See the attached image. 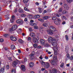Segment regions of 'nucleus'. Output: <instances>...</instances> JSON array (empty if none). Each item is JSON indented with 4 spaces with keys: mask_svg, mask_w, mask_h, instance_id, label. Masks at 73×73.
I'll return each instance as SVG.
<instances>
[{
    "mask_svg": "<svg viewBox=\"0 0 73 73\" xmlns=\"http://www.w3.org/2000/svg\"><path fill=\"white\" fill-rule=\"evenodd\" d=\"M48 41L49 42H51L53 46L55 47H56L57 45L56 40L54 39H53L51 36H50L48 38Z\"/></svg>",
    "mask_w": 73,
    "mask_h": 73,
    "instance_id": "f257e3e1",
    "label": "nucleus"
},
{
    "mask_svg": "<svg viewBox=\"0 0 73 73\" xmlns=\"http://www.w3.org/2000/svg\"><path fill=\"white\" fill-rule=\"evenodd\" d=\"M49 30H47V32L48 33L50 34V35H52L53 33L54 32L56 31V28L54 26H51L49 27Z\"/></svg>",
    "mask_w": 73,
    "mask_h": 73,
    "instance_id": "f03ea898",
    "label": "nucleus"
},
{
    "mask_svg": "<svg viewBox=\"0 0 73 73\" xmlns=\"http://www.w3.org/2000/svg\"><path fill=\"white\" fill-rule=\"evenodd\" d=\"M58 47H55L53 48L54 54L55 55H57L58 54Z\"/></svg>",
    "mask_w": 73,
    "mask_h": 73,
    "instance_id": "7ed1b4c3",
    "label": "nucleus"
},
{
    "mask_svg": "<svg viewBox=\"0 0 73 73\" xmlns=\"http://www.w3.org/2000/svg\"><path fill=\"white\" fill-rule=\"evenodd\" d=\"M59 21L61 22V20L60 19L58 18L56 20L54 21V23L56 25H59L60 24Z\"/></svg>",
    "mask_w": 73,
    "mask_h": 73,
    "instance_id": "20e7f679",
    "label": "nucleus"
},
{
    "mask_svg": "<svg viewBox=\"0 0 73 73\" xmlns=\"http://www.w3.org/2000/svg\"><path fill=\"white\" fill-rule=\"evenodd\" d=\"M49 62H50L52 65H56V62L55 60H49Z\"/></svg>",
    "mask_w": 73,
    "mask_h": 73,
    "instance_id": "39448f33",
    "label": "nucleus"
},
{
    "mask_svg": "<svg viewBox=\"0 0 73 73\" xmlns=\"http://www.w3.org/2000/svg\"><path fill=\"white\" fill-rule=\"evenodd\" d=\"M17 25H14L13 27H12L11 29V31H15V29H17Z\"/></svg>",
    "mask_w": 73,
    "mask_h": 73,
    "instance_id": "423d86ee",
    "label": "nucleus"
},
{
    "mask_svg": "<svg viewBox=\"0 0 73 73\" xmlns=\"http://www.w3.org/2000/svg\"><path fill=\"white\" fill-rule=\"evenodd\" d=\"M29 0H23L24 3H25V6L26 7H27L28 6V1Z\"/></svg>",
    "mask_w": 73,
    "mask_h": 73,
    "instance_id": "0eeeda50",
    "label": "nucleus"
},
{
    "mask_svg": "<svg viewBox=\"0 0 73 73\" xmlns=\"http://www.w3.org/2000/svg\"><path fill=\"white\" fill-rule=\"evenodd\" d=\"M16 23L17 24H23V21L20 19L17 20L16 21Z\"/></svg>",
    "mask_w": 73,
    "mask_h": 73,
    "instance_id": "6e6552de",
    "label": "nucleus"
},
{
    "mask_svg": "<svg viewBox=\"0 0 73 73\" xmlns=\"http://www.w3.org/2000/svg\"><path fill=\"white\" fill-rule=\"evenodd\" d=\"M10 38L11 40H12V41H16L17 40L16 38L13 37V36H11Z\"/></svg>",
    "mask_w": 73,
    "mask_h": 73,
    "instance_id": "1a4fd4ad",
    "label": "nucleus"
},
{
    "mask_svg": "<svg viewBox=\"0 0 73 73\" xmlns=\"http://www.w3.org/2000/svg\"><path fill=\"white\" fill-rule=\"evenodd\" d=\"M64 9L66 10H68V9H69V7L68 5H67V4H65L64 5Z\"/></svg>",
    "mask_w": 73,
    "mask_h": 73,
    "instance_id": "9d476101",
    "label": "nucleus"
},
{
    "mask_svg": "<svg viewBox=\"0 0 73 73\" xmlns=\"http://www.w3.org/2000/svg\"><path fill=\"white\" fill-rule=\"evenodd\" d=\"M19 61V60H18L17 61H14L13 62V65L14 66H16V65H17L18 64V62Z\"/></svg>",
    "mask_w": 73,
    "mask_h": 73,
    "instance_id": "9b49d317",
    "label": "nucleus"
},
{
    "mask_svg": "<svg viewBox=\"0 0 73 73\" xmlns=\"http://www.w3.org/2000/svg\"><path fill=\"white\" fill-rule=\"evenodd\" d=\"M15 20V17L14 15H13L12 17V19L10 20V22L11 23H13L14 22V20Z\"/></svg>",
    "mask_w": 73,
    "mask_h": 73,
    "instance_id": "f8f14e48",
    "label": "nucleus"
},
{
    "mask_svg": "<svg viewBox=\"0 0 73 73\" xmlns=\"http://www.w3.org/2000/svg\"><path fill=\"white\" fill-rule=\"evenodd\" d=\"M45 67L46 68H48L49 67V63L46 62H45V64H44Z\"/></svg>",
    "mask_w": 73,
    "mask_h": 73,
    "instance_id": "ddd939ff",
    "label": "nucleus"
},
{
    "mask_svg": "<svg viewBox=\"0 0 73 73\" xmlns=\"http://www.w3.org/2000/svg\"><path fill=\"white\" fill-rule=\"evenodd\" d=\"M21 69L23 72H24L25 70V67L24 65H22L21 66Z\"/></svg>",
    "mask_w": 73,
    "mask_h": 73,
    "instance_id": "4468645a",
    "label": "nucleus"
},
{
    "mask_svg": "<svg viewBox=\"0 0 73 73\" xmlns=\"http://www.w3.org/2000/svg\"><path fill=\"white\" fill-rule=\"evenodd\" d=\"M44 28L43 27H39V31H40V32H41L42 33H43V30H42Z\"/></svg>",
    "mask_w": 73,
    "mask_h": 73,
    "instance_id": "2eb2a0df",
    "label": "nucleus"
},
{
    "mask_svg": "<svg viewBox=\"0 0 73 73\" xmlns=\"http://www.w3.org/2000/svg\"><path fill=\"white\" fill-rule=\"evenodd\" d=\"M33 41L34 42V43H35V44H37V43L38 42V40H37V38H33Z\"/></svg>",
    "mask_w": 73,
    "mask_h": 73,
    "instance_id": "dca6fc26",
    "label": "nucleus"
},
{
    "mask_svg": "<svg viewBox=\"0 0 73 73\" xmlns=\"http://www.w3.org/2000/svg\"><path fill=\"white\" fill-rule=\"evenodd\" d=\"M52 72L53 73H57V70L56 69L53 68L52 70Z\"/></svg>",
    "mask_w": 73,
    "mask_h": 73,
    "instance_id": "f3484780",
    "label": "nucleus"
},
{
    "mask_svg": "<svg viewBox=\"0 0 73 73\" xmlns=\"http://www.w3.org/2000/svg\"><path fill=\"white\" fill-rule=\"evenodd\" d=\"M40 16L38 15H36L34 16V19H35L40 18Z\"/></svg>",
    "mask_w": 73,
    "mask_h": 73,
    "instance_id": "a211bd4d",
    "label": "nucleus"
},
{
    "mask_svg": "<svg viewBox=\"0 0 73 73\" xmlns=\"http://www.w3.org/2000/svg\"><path fill=\"white\" fill-rule=\"evenodd\" d=\"M42 18L44 20H47V19H48L50 18V17L46 16L43 17Z\"/></svg>",
    "mask_w": 73,
    "mask_h": 73,
    "instance_id": "6ab92c4d",
    "label": "nucleus"
},
{
    "mask_svg": "<svg viewBox=\"0 0 73 73\" xmlns=\"http://www.w3.org/2000/svg\"><path fill=\"white\" fill-rule=\"evenodd\" d=\"M28 17L29 19H32L33 16L32 15H28Z\"/></svg>",
    "mask_w": 73,
    "mask_h": 73,
    "instance_id": "aec40b11",
    "label": "nucleus"
},
{
    "mask_svg": "<svg viewBox=\"0 0 73 73\" xmlns=\"http://www.w3.org/2000/svg\"><path fill=\"white\" fill-rule=\"evenodd\" d=\"M30 36L32 37H36V35H35V33H31Z\"/></svg>",
    "mask_w": 73,
    "mask_h": 73,
    "instance_id": "412c9836",
    "label": "nucleus"
},
{
    "mask_svg": "<svg viewBox=\"0 0 73 73\" xmlns=\"http://www.w3.org/2000/svg\"><path fill=\"white\" fill-rule=\"evenodd\" d=\"M11 48L12 50L15 49V46L13 44L11 45Z\"/></svg>",
    "mask_w": 73,
    "mask_h": 73,
    "instance_id": "4be33fe9",
    "label": "nucleus"
},
{
    "mask_svg": "<svg viewBox=\"0 0 73 73\" xmlns=\"http://www.w3.org/2000/svg\"><path fill=\"white\" fill-rule=\"evenodd\" d=\"M29 65L30 67L32 68V67H33V66H34V63L33 62H31L29 64Z\"/></svg>",
    "mask_w": 73,
    "mask_h": 73,
    "instance_id": "5701e85b",
    "label": "nucleus"
},
{
    "mask_svg": "<svg viewBox=\"0 0 73 73\" xmlns=\"http://www.w3.org/2000/svg\"><path fill=\"white\" fill-rule=\"evenodd\" d=\"M5 69L4 68H2L0 70V73H3L4 72V71Z\"/></svg>",
    "mask_w": 73,
    "mask_h": 73,
    "instance_id": "b1692460",
    "label": "nucleus"
},
{
    "mask_svg": "<svg viewBox=\"0 0 73 73\" xmlns=\"http://www.w3.org/2000/svg\"><path fill=\"white\" fill-rule=\"evenodd\" d=\"M40 43L41 44H45V41L43 39H41L40 40Z\"/></svg>",
    "mask_w": 73,
    "mask_h": 73,
    "instance_id": "393cba45",
    "label": "nucleus"
},
{
    "mask_svg": "<svg viewBox=\"0 0 73 73\" xmlns=\"http://www.w3.org/2000/svg\"><path fill=\"white\" fill-rule=\"evenodd\" d=\"M18 41L19 43L21 44H23L24 42V41L21 39H19L18 40Z\"/></svg>",
    "mask_w": 73,
    "mask_h": 73,
    "instance_id": "a878e982",
    "label": "nucleus"
},
{
    "mask_svg": "<svg viewBox=\"0 0 73 73\" xmlns=\"http://www.w3.org/2000/svg\"><path fill=\"white\" fill-rule=\"evenodd\" d=\"M39 62L40 63V64H42V65H45V62H44V61L42 60H41V61L40 60Z\"/></svg>",
    "mask_w": 73,
    "mask_h": 73,
    "instance_id": "bb28decb",
    "label": "nucleus"
},
{
    "mask_svg": "<svg viewBox=\"0 0 73 73\" xmlns=\"http://www.w3.org/2000/svg\"><path fill=\"white\" fill-rule=\"evenodd\" d=\"M65 50L66 53H68V50H69V47H68V46H66L65 48Z\"/></svg>",
    "mask_w": 73,
    "mask_h": 73,
    "instance_id": "cd10ccee",
    "label": "nucleus"
},
{
    "mask_svg": "<svg viewBox=\"0 0 73 73\" xmlns=\"http://www.w3.org/2000/svg\"><path fill=\"white\" fill-rule=\"evenodd\" d=\"M48 24L46 23H44L42 25V26L43 27H48Z\"/></svg>",
    "mask_w": 73,
    "mask_h": 73,
    "instance_id": "c85d7f7f",
    "label": "nucleus"
},
{
    "mask_svg": "<svg viewBox=\"0 0 73 73\" xmlns=\"http://www.w3.org/2000/svg\"><path fill=\"white\" fill-rule=\"evenodd\" d=\"M38 11L39 13H41L42 12V9L41 8L39 7L38 8Z\"/></svg>",
    "mask_w": 73,
    "mask_h": 73,
    "instance_id": "c756f323",
    "label": "nucleus"
},
{
    "mask_svg": "<svg viewBox=\"0 0 73 73\" xmlns=\"http://www.w3.org/2000/svg\"><path fill=\"white\" fill-rule=\"evenodd\" d=\"M30 25H31V26H33V27H35V26H36V23H31L30 24Z\"/></svg>",
    "mask_w": 73,
    "mask_h": 73,
    "instance_id": "7c9ffc66",
    "label": "nucleus"
},
{
    "mask_svg": "<svg viewBox=\"0 0 73 73\" xmlns=\"http://www.w3.org/2000/svg\"><path fill=\"white\" fill-rule=\"evenodd\" d=\"M18 11L20 13H23V10L21 9H19Z\"/></svg>",
    "mask_w": 73,
    "mask_h": 73,
    "instance_id": "2f4dec72",
    "label": "nucleus"
},
{
    "mask_svg": "<svg viewBox=\"0 0 73 73\" xmlns=\"http://www.w3.org/2000/svg\"><path fill=\"white\" fill-rule=\"evenodd\" d=\"M21 16L22 17H25L27 16V15L24 14H22Z\"/></svg>",
    "mask_w": 73,
    "mask_h": 73,
    "instance_id": "473e14b6",
    "label": "nucleus"
},
{
    "mask_svg": "<svg viewBox=\"0 0 73 73\" xmlns=\"http://www.w3.org/2000/svg\"><path fill=\"white\" fill-rule=\"evenodd\" d=\"M68 11H63L62 13L63 14H66V13H68Z\"/></svg>",
    "mask_w": 73,
    "mask_h": 73,
    "instance_id": "72a5a7b5",
    "label": "nucleus"
},
{
    "mask_svg": "<svg viewBox=\"0 0 73 73\" xmlns=\"http://www.w3.org/2000/svg\"><path fill=\"white\" fill-rule=\"evenodd\" d=\"M11 73H16V71L14 69H13L11 70Z\"/></svg>",
    "mask_w": 73,
    "mask_h": 73,
    "instance_id": "f704fd0d",
    "label": "nucleus"
},
{
    "mask_svg": "<svg viewBox=\"0 0 73 73\" xmlns=\"http://www.w3.org/2000/svg\"><path fill=\"white\" fill-rule=\"evenodd\" d=\"M35 55V52L34 51H33L32 52L31 54L30 55V56H32Z\"/></svg>",
    "mask_w": 73,
    "mask_h": 73,
    "instance_id": "c9c22d12",
    "label": "nucleus"
},
{
    "mask_svg": "<svg viewBox=\"0 0 73 73\" xmlns=\"http://www.w3.org/2000/svg\"><path fill=\"white\" fill-rule=\"evenodd\" d=\"M64 63H62L60 64V67L62 68H64Z\"/></svg>",
    "mask_w": 73,
    "mask_h": 73,
    "instance_id": "e433bc0d",
    "label": "nucleus"
},
{
    "mask_svg": "<svg viewBox=\"0 0 73 73\" xmlns=\"http://www.w3.org/2000/svg\"><path fill=\"white\" fill-rule=\"evenodd\" d=\"M6 19L7 20V19H9V15L8 14L6 15Z\"/></svg>",
    "mask_w": 73,
    "mask_h": 73,
    "instance_id": "4c0bfd02",
    "label": "nucleus"
},
{
    "mask_svg": "<svg viewBox=\"0 0 73 73\" xmlns=\"http://www.w3.org/2000/svg\"><path fill=\"white\" fill-rule=\"evenodd\" d=\"M24 10H25V11H27L28 12H29V10L28 9H27L26 7H24Z\"/></svg>",
    "mask_w": 73,
    "mask_h": 73,
    "instance_id": "58836bf2",
    "label": "nucleus"
},
{
    "mask_svg": "<svg viewBox=\"0 0 73 73\" xmlns=\"http://www.w3.org/2000/svg\"><path fill=\"white\" fill-rule=\"evenodd\" d=\"M4 37H8V36H9V34H4Z\"/></svg>",
    "mask_w": 73,
    "mask_h": 73,
    "instance_id": "ea45409f",
    "label": "nucleus"
},
{
    "mask_svg": "<svg viewBox=\"0 0 73 73\" xmlns=\"http://www.w3.org/2000/svg\"><path fill=\"white\" fill-rule=\"evenodd\" d=\"M62 11V9L61 8H60L58 10L59 12H61Z\"/></svg>",
    "mask_w": 73,
    "mask_h": 73,
    "instance_id": "a19ab883",
    "label": "nucleus"
},
{
    "mask_svg": "<svg viewBox=\"0 0 73 73\" xmlns=\"http://www.w3.org/2000/svg\"><path fill=\"white\" fill-rule=\"evenodd\" d=\"M45 46H49L50 45L49 44V43L46 42L45 45Z\"/></svg>",
    "mask_w": 73,
    "mask_h": 73,
    "instance_id": "79ce46f5",
    "label": "nucleus"
},
{
    "mask_svg": "<svg viewBox=\"0 0 73 73\" xmlns=\"http://www.w3.org/2000/svg\"><path fill=\"white\" fill-rule=\"evenodd\" d=\"M33 46L34 48H36L37 47V44H33Z\"/></svg>",
    "mask_w": 73,
    "mask_h": 73,
    "instance_id": "37998d69",
    "label": "nucleus"
},
{
    "mask_svg": "<svg viewBox=\"0 0 73 73\" xmlns=\"http://www.w3.org/2000/svg\"><path fill=\"white\" fill-rule=\"evenodd\" d=\"M62 19H65V20H66V19H67V18H66V17H65V16H62Z\"/></svg>",
    "mask_w": 73,
    "mask_h": 73,
    "instance_id": "c03bdc74",
    "label": "nucleus"
},
{
    "mask_svg": "<svg viewBox=\"0 0 73 73\" xmlns=\"http://www.w3.org/2000/svg\"><path fill=\"white\" fill-rule=\"evenodd\" d=\"M52 19L53 20H56L57 18H56V17H52Z\"/></svg>",
    "mask_w": 73,
    "mask_h": 73,
    "instance_id": "a18cd8bd",
    "label": "nucleus"
},
{
    "mask_svg": "<svg viewBox=\"0 0 73 73\" xmlns=\"http://www.w3.org/2000/svg\"><path fill=\"white\" fill-rule=\"evenodd\" d=\"M67 1L68 3H70L73 1V0H67Z\"/></svg>",
    "mask_w": 73,
    "mask_h": 73,
    "instance_id": "49530a36",
    "label": "nucleus"
},
{
    "mask_svg": "<svg viewBox=\"0 0 73 73\" xmlns=\"http://www.w3.org/2000/svg\"><path fill=\"white\" fill-rule=\"evenodd\" d=\"M65 37L66 39V40H67V41H68V40H69V38H68V35H65Z\"/></svg>",
    "mask_w": 73,
    "mask_h": 73,
    "instance_id": "de8ad7c7",
    "label": "nucleus"
},
{
    "mask_svg": "<svg viewBox=\"0 0 73 73\" xmlns=\"http://www.w3.org/2000/svg\"><path fill=\"white\" fill-rule=\"evenodd\" d=\"M67 56L68 58H70V55H69V53H67Z\"/></svg>",
    "mask_w": 73,
    "mask_h": 73,
    "instance_id": "09e8293b",
    "label": "nucleus"
},
{
    "mask_svg": "<svg viewBox=\"0 0 73 73\" xmlns=\"http://www.w3.org/2000/svg\"><path fill=\"white\" fill-rule=\"evenodd\" d=\"M19 32L20 33V32H21L23 31V30L21 29H19Z\"/></svg>",
    "mask_w": 73,
    "mask_h": 73,
    "instance_id": "8fccbe9b",
    "label": "nucleus"
},
{
    "mask_svg": "<svg viewBox=\"0 0 73 73\" xmlns=\"http://www.w3.org/2000/svg\"><path fill=\"white\" fill-rule=\"evenodd\" d=\"M38 21H41V22H43V20L42 19H38Z\"/></svg>",
    "mask_w": 73,
    "mask_h": 73,
    "instance_id": "3c124183",
    "label": "nucleus"
},
{
    "mask_svg": "<svg viewBox=\"0 0 73 73\" xmlns=\"http://www.w3.org/2000/svg\"><path fill=\"white\" fill-rule=\"evenodd\" d=\"M54 60H57V57L56 56H55L54 57Z\"/></svg>",
    "mask_w": 73,
    "mask_h": 73,
    "instance_id": "603ef678",
    "label": "nucleus"
},
{
    "mask_svg": "<svg viewBox=\"0 0 73 73\" xmlns=\"http://www.w3.org/2000/svg\"><path fill=\"white\" fill-rule=\"evenodd\" d=\"M34 29H38V26H35L34 27Z\"/></svg>",
    "mask_w": 73,
    "mask_h": 73,
    "instance_id": "864d4df0",
    "label": "nucleus"
},
{
    "mask_svg": "<svg viewBox=\"0 0 73 73\" xmlns=\"http://www.w3.org/2000/svg\"><path fill=\"white\" fill-rule=\"evenodd\" d=\"M4 41V40L3 39L1 38L0 39V42H3Z\"/></svg>",
    "mask_w": 73,
    "mask_h": 73,
    "instance_id": "5fc2aeb1",
    "label": "nucleus"
},
{
    "mask_svg": "<svg viewBox=\"0 0 73 73\" xmlns=\"http://www.w3.org/2000/svg\"><path fill=\"white\" fill-rule=\"evenodd\" d=\"M29 31H30V32H32V28H29Z\"/></svg>",
    "mask_w": 73,
    "mask_h": 73,
    "instance_id": "6e6d98bb",
    "label": "nucleus"
},
{
    "mask_svg": "<svg viewBox=\"0 0 73 73\" xmlns=\"http://www.w3.org/2000/svg\"><path fill=\"white\" fill-rule=\"evenodd\" d=\"M8 59L10 60V61H12V58L11 57H9L8 58Z\"/></svg>",
    "mask_w": 73,
    "mask_h": 73,
    "instance_id": "4d7b16f0",
    "label": "nucleus"
},
{
    "mask_svg": "<svg viewBox=\"0 0 73 73\" xmlns=\"http://www.w3.org/2000/svg\"><path fill=\"white\" fill-rule=\"evenodd\" d=\"M17 12V9H15L14 10V12H15V13H16V12Z\"/></svg>",
    "mask_w": 73,
    "mask_h": 73,
    "instance_id": "13d9d810",
    "label": "nucleus"
},
{
    "mask_svg": "<svg viewBox=\"0 0 73 73\" xmlns=\"http://www.w3.org/2000/svg\"><path fill=\"white\" fill-rule=\"evenodd\" d=\"M70 60H73V56H71L70 57Z\"/></svg>",
    "mask_w": 73,
    "mask_h": 73,
    "instance_id": "bf43d9fd",
    "label": "nucleus"
},
{
    "mask_svg": "<svg viewBox=\"0 0 73 73\" xmlns=\"http://www.w3.org/2000/svg\"><path fill=\"white\" fill-rule=\"evenodd\" d=\"M41 48H42V47L41 46H38L37 47L38 49H41Z\"/></svg>",
    "mask_w": 73,
    "mask_h": 73,
    "instance_id": "052dcab7",
    "label": "nucleus"
},
{
    "mask_svg": "<svg viewBox=\"0 0 73 73\" xmlns=\"http://www.w3.org/2000/svg\"><path fill=\"white\" fill-rule=\"evenodd\" d=\"M28 41H31V38L30 37H29L28 38Z\"/></svg>",
    "mask_w": 73,
    "mask_h": 73,
    "instance_id": "680f3d73",
    "label": "nucleus"
},
{
    "mask_svg": "<svg viewBox=\"0 0 73 73\" xmlns=\"http://www.w3.org/2000/svg\"><path fill=\"white\" fill-rule=\"evenodd\" d=\"M26 61H27V59L25 58L24 59V62H26Z\"/></svg>",
    "mask_w": 73,
    "mask_h": 73,
    "instance_id": "e2e57ef3",
    "label": "nucleus"
},
{
    "mask_svg": "<svg viewBox=\"0 0 73 73\" xmlns=\"http://www.w3.org/2000/svg\"><path fill=\"white\" fill-rule=\"evenodd\" d=\"M18 52L19 53H21V50H20V49L18 50Z\"/></svg>",
    "mask_w": 73,
    "mask_h": 73,
    "instance_id": "0e129e2a",
    "label": "nucleus"
},
{
    "mask_svg": "<svg viewBox=\"0 0 73 73\" xmlns=\"http://www.w3.org/2000/svg\"><path fill=\"white\" fill-rule=\"evenodd\" d=\"M6 68H7V69H9V65L7 66Z\"/></svg>",
    "mask_w": 73,
    "mask_h": 73,
    "instance_id": "69168bd1",
    "label": "nucleus"
},
{
    "mask_svg": "<svg viewBox=\"0 0 73 73\" xmlns=\"http://www.w3.org/2000/svg\"><path fill=\"white\" fill-rule=\"evenodd\" d=\"M44 58L46 60H48V57L46 56H44Z\"/></svg>",
    "mask_w": 73,
    "mask_h": 73,
    "instance_id": "338daca9",
    "label": "nucleus"
},
{
    "mask_svg": "<svg viewBox=\"0 0 73 73\" xmlns=\"http://www.w3.org/2000/svg\"><path fill=\"white\" fill-rule=\"evenodd\" d=\"M71 20L73 21V16H72L71 17Z\"/></svg>",
    "mask_w": 73,
    "mask_h": 73,
    "instance_id": "774afa93",
    "label": "nucleus"
}]
</instances>
